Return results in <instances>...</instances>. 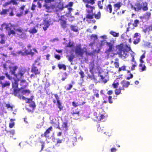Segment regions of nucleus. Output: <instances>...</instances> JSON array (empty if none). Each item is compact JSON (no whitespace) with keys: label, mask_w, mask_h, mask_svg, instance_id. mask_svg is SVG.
<instances>
[{"label":"nucleus","mask_w":152,"mask_h":152,"mask_svg":"<svg viewBox=\"0 0 152 152\" xmlns=\"http://www.w3.org/2000/svg\"><path fill=\"white\" fill-rule=\"evenodd\" d=\"M15 120L13 119H12L10 120V122L9 124V127L10 128H12L14 126L15 123L13 122L14 121H15Z\"/></svg>","instance_id":"nucleus-33"},{"label":"nucleus","mask_w":152,"mask_h":152,"mask_svg":"<svg viewBox=\"0 0 152 152\" xmlns=\"http://www.w3.org/2000/svg\"><path fill=\"white\" fill-rule=\"evenodd\" d=\"M119 51L118 52V54L121 57L123 58H126L128 55V51L130 50V47L126 46L122 48H119Z\"/></svg>","instance_id":"nucleus-2"},{"label":"nucleus","mask_w":152,"mask_h":152,"mask_svg":"<svg viewBox=\"0 0 152 152\" xmlns=\"http://www.w3.org/2000/svg\"><path fill=\"white\" fill-rule=\"evenodd\" d=\"M102 2L100 1H98V6L99 7V8L101 9H102V8L103 7L102 6Z\"/></svg>","instance_id":"nucleus-48"},{"label":"nucleus","mask_w":152,"mask_h":152,"mask_svg":"<svg viewBox=\"0 0 152 152\" xmlns=\"http://www.w3.org/2000/svg\"><path fill=\"white\" fill-rule=\"evenodd\" d=\"M110 34L114 37H118L119 35V34L118 33H116L112 31H111L110 32Z\"/></svg>","instance_id":"nucleus-28"},{"label":"nucleus","mask_w":152,"mask_h":152,"mask_svg":"<svg viewBox=\"0 0 152 152\" xmlns=\"http://www.w3.org/2000/svg\"><path fill=\"white\" fill-rule=\"evenodd\" d=\"M5 75L7 77L9 80H12V77L10 76V75H8V73H6Z\"/></svg>","instance_id":"nucleus-58"},{"label":"nucleus","mask_w":152,"mask_h":152,"mask_svg":"<svg viewBox=\"0 0 152 152\" xmlns=\"http://www.w3.org/2000/svg\"><path fill=\"white\" fill-rule=\"evenodd\" d=\"M94 64L93 63H91V64L89 65V69H90V71L91 73H93V69H94Z\"/></svg>","instance_id":"nucleus-38"},{"label":"nucleus","mask_w":152,"mask_h":152,"mask_svg":"<svg viewBox=\"0 0 152 152\" xmlns=\"http://www.w3.org/2000/svg\"><path fill=\"white\" fill-rule=\"evenodd\" d=\"M75 52L77 55L81 56H82L83 51V50L81 49V46L80 45L77 46L75 50Z\"/></svg>","instance_id":"nucleus-13"},{"label":"nucleus","mask_w":152,"mask_h":152,"mask_svg":"<svg viewBox=\"0 0 152 152\" xmlns=\"http://www.w3.org/2000/svg\"><path fill=\"white\" fill-rule=\"evenodd\" d=\"M140 69L141 70V72L144 71L145 70L146 67L144 64H143L142 63L139 64Z\"/></svg>","instance_id":"nucleus-30"},{"label":"nucleus","mask_w":152,"mask_h":152,"mask_svg":"<svg viewBox=\"0 0 152 152\" xmlns=\"http://www.w3.org/2000/svg\"><path fill=\"white\" fill-rule=\"evenodd\" d=\"M83 1L85 3L93 5L95 3V0H83Z\"/></svg>","instance_id":"nucleus-20"},{"label":"nucleus","mask_w":152,"mask_h":152,"mask_svg":"<svg viewBox=\"0 0 152 152\" xmlns=\"http://www.w3.org/2000/svg\"><path fill=\"white\" fill-rule=\"evenodd\" d=\"M148 4L146 2L143 3L142 4H140L139 3H136L134 9L136 11H139L142 9L144 11H146L148 10L147 7Z\"/></svg>","instance_id":"nucleus-4"},{"label":"nucleus","mask_w":152,"mask_h":152,"mask_svg":"<svg viewBox=\"0 0 152 152\" xmlns=\"http://www.w3.org/2000/svg\"><path fill=\"white\" fill-rule=\"evenodd\" d=\"M68 10L69 11V15H70V16L69 17V19L70 21H73L74 20V16H72L70 14V13L71 11L72 10V8L71 7L68 8Z\"/></svg>","instance_id":"nucleus-22"},{"label":"nucleus","mask_w":152,"mask_h":152,"mask_svg":"<svg viewBox=\"0 0 152 152\" xmlns=\"http://www.w3.org/2000/svg\"><path fill=\"white\" fill-rule=\"evenodd\" d=\"M60 23L62 27L63 28H65L66 26V22L63 20H60Z\"/></svg>","instance_id":"nucleus-29"},{"label":"nucleus","mask_w":152,"mask_h":152,"mask_svg":"<svg viewBox=\"0 0 152 152\" xmlns=\"http://www.w3.org/2000/svg\"><path fill=\"white\" fill-rule=\"evenodd\" d=\"M25 7L26 6L25 5H23L20 7L19 9L20 12L16 14V16H17L20 17L22 16L23 15H26L28 13L29 10L28 9H26L23 12V10L25 9Z\"/></svg>","instance_id":"nucleus-7"},{"label":"nucleus","mask_w":152,"mask_h":152,"mask_svg":"<svg viewBox=\"0 0 152 152\" xmlns=\"http://www.w3.org/2000/svg\"><path fill=\"white\" fill-rule=\"evenodd\" d=\"M3 66L4 68V69L7 70V66H8L7 63H6L5 64H4Z\"/></svg>","instance_id":"nucleus-62"},{"label":"nucleus","mask_w":152,"mask_h":152,"mask_svg":"<svg viewBox=\"0 0 152 152\" xmlns=\"http://www.w3.org/2000/svg\"><path fill=\"white\" fill-rule=\"evenodd\" d=\"M151 15V13L150 12H147L145 15V17L146 18L148 19Z\"/></svg>","instance_id":"nucleus-45"},{"label":"nucleus","mask_w":152,"mask_h":152,"mask_svg":"<svg viewBox=\"0 0 152 152\" xmlns=\"http://www.w3.org/2000/svg\"><path fill=\"white\" fill-rule=\"evenodd\" d=\"M13 29L18 31L17 34L19 37L21 38H23L25 37L26 34L22 31L23 30L21 28H16L14 27L13 28Z\"/></svg>","instance_id":"nucleus-9"},{"label":"nucleus","mask_w":152,"mask_h":152,"mask_svg":"<svg viewBox=\"0 0 152 152\" xmlns=\"http://www.w3.org/2000/svg\"><path fill=\"white\" fill-rule=\"evenodd\" d=\"M106 10L110 13H111L112 11V6L111 5L109 4L106 7Z\"/></svg>","instance_id":"nucleus-34"},{"label":"nucleus","mask_w":152,"mask_h":152,"mask_svg":"<svg viewBox=\"0 0 152 152\" xmlns=\"http://www.w3.org/2000/svg\"><path fill=\"white\" fill-rule=\"evenodd\" d=\"M140 34L138 33H136L134 37V44H137L140 41Z\"/></svg>","instance_id":"nucleus-14"},{"label":"nucleus","mask_w":152,"mask_h":152,"mask_svg":"<svg viewBox=\"0 0 152 152\" xmlns=\"http://www.w3.org/2000/svg\"><path fill=\"white\" fill-rule=\"evenodd\" d=\"M10 135V137H12L15 133V131L14 130H11V131L9 132Z\"/></svg>","instance_id":"nucleus-51"},{"label":"nucleus","mask_w":152,"mask_h":152,"mask_svg":"<svg viewBox=\"0 0 152 152\" xmlns=\"http://www.w3.org/2000/svg\"><path fill=\"white\" fill-rule=\"evenodd\" d=\"M0 38L1 40L0 41V43L1 44H3L5 43V37L4 34H1L0 35Z\"/></svg>","instance_id":"nucleus-21"},{"label":"nucleus","mask_w":152,"mask_h":152,"mask_svg":"<svg viewBox=\"0 0 152 152\" xmlns=\"http://www.w3.org/2000/svg\"><path fill=\"white\" fill-rule=\"evenodd\" d=\"M139 20H136L134 21V23L133 24V26L134 27H137V25L139 23Z\"/></svg>","instance_id":"nucleus-43"},{"label":"nucleus","mask_w":152,"mask_h":152,"mask_svg":"<svg viewBox=\"0 0 152 152\" xmlns=\"http://www.w3.org/2000/svg\"><path fill=\"white\" fill-rule=\"evenodd\" d=\"M31 47L30 45H28L27 46V48L28 50H27L26 48H24L22 50H20L18 51L17 53L18 55H21L22 56H25L26 55L31 54L32 55H33L34 53L32 52L31 49H29Z\"/></svg>","instance_id":"nucleus-5"},{"label":"nucleus","mask_w":152,"mask_h":152,"mask_svg":"<svg viewBox=\"0 0 152 152\" xmlns=\"http://www.w3.org/2000/svg\"><path fill=\"white\" fill-rule=\"evenodd\" d=\"M73 4V3L72 2H69V3L68 4H67V5H66V7H71L72 6Z\"/></svg>","instance_id":"nucleus-61"},{"label":"nucleus","mask_w":152,"mask_h":152,"mask_svg":"<svg viewBox=\"0 0 152 152\" xmlns=\"http://www.w3.org/2000/svg\"><path fill=\"white\" fill-rule=\"evenodd\" d=\"M57 101V104H58V107L60 109V110L61 109V103L60 102L59 100Z\"/></svg>","instance_id":"nucleus-56"},{"label":"nucleus","mask_w":152,"mask_h":152,"mask_svg":"<svg viewBox=\"0 0 152 152\" xmlns=\"http://www.w3.org/2000/svg\"><path fill=\"white\" fill-rule=\"evenodd\" d=\"M91 38L92 39L95 40L97 39V36L96 35L93 34L91 36Z\"/></svg>","instance_id":"nucleus-52"},{"label":"nucleus","mask_w":152,"mask_h":152,"mask_svg":"<svg viewBox=\"0 0 152 152\" xmlns=\"http://www.w3.org/2000/svg\"><path fill=\"white\" fill-rule=\"evenodd\" d=\"M105 116L103 115H101L100 116L97 117V119L98 121H100L104 118Z\"/></svg>","instance_id":"nucleus-41"},{"label":"nucleus","mask_w":152,"mask_h":152,"mask_svg":"<svg viewBox=\"0 0 152 152\" xmlns=\"http://www.w3.org/2000/svg\"><path fill=\"white\" fill-rule=\"evenodd\" d=\"M0 84L1 85V87L2 88H4L5 87L9 86H10V83L9 82H6L4 83H3L2 82H0Z\"/></svg>","instance_id":"nucleus-25"},{"label":"nucleus","mask_w":152,"mask_h":152,"mask_svg":"<svg viewBox=\"0 0 152 152\" xmlns=\"http://www.w3.org/2000/svg\"><path fill=\"white\" fill-rule=\"evenodd\" d=\"M21 1L22 2H25V0H11L12 3L13 5H17L18 4L17 1Z\"/></svg>","instance_id":"nucleus-36"},{"label":"nucleus","mask_w":152,"mask_h":152,"mask_svg":"<svg viewBox=\"0 0 152 152\" xmlns=\"http://www.w3.org/2000/svg\"><path fill=\"white\" fill-rule=\"evenodd\" d=\"M55 57L58 59V60H59L60 59V56L59 55L57 54H55Z\"/></svg>","instance_id":"nucleus-60"},{"label":"nucleus","mask_w":152,"mask_h":152,"mask_svg":"<svg viewBox=\"0 0 152 152\" xmlns=\"http://www.w3.org/2000/svg\"><path fill=\"white\" fill-rule=\"evenodd\" d=\"M19 97L20 98V99H22L25 100L27 103H29L30 102V101H31V99H28L27 98H26L23 96H20Z\"/></svg>","instance_id":"nucleus-32"},{"label":"nucleus","mask_w":152,"mask_h":152,"mask_svg":"<svg viewBox=\"0 0 152 152\" xmlns=\"http://www.w3.org/2000/svg\"><path fill=\"white\" fill-rule=\"evenodd\" d=\"M9 67L10 69V73L12 75L18 79L22 78L26 72V70L25 69L21 68H19L18 69V72L16 73L15 71L18 68L17 66H9Z\"/></svg>","instance_id":"nucleus-1"},{"label":"nucleus","mask_w":152,"mask_h":152,"mask_svg":"<svg viewBox=\"0 0 152 152\" xmlns=\"http://www.w3.org/2000/svg\"><path fill=\"white\" fill-rule=\"evenodd\" d=\"M58 129L60 130H63L64 131H66L68 129V126H67V123L66 122H64L63 123L61 127H60L59 126Z\"/></svg>","instance_id":"nucleus-18"},{"label":"nucleus","mask_w":152,"mask_h":152,"mask_svg":"<svg viewBox=\"0 0 152 152\" xmlns=\"http://www.w3.org/2000/svg\"><path fill=\"white\" fill-rule=\"evenodd\" d=\"M122 4L121 2H118L114 5L115 10H118L120 9Z\"/></svg>","instance_id":"nucleus-23"},{"label":"nucleus","mask_w":152,"mask_h":152,"mask_svg":"<svg viewBox=\"0 0 152 152\" xmlns=\"http://www.w3.org/2000/svg\"><path fill=\"white\" fill-rule=\"evenodd\" d=\"M20 92H22V93L23 94H29L30 92V91L28 90H23L20 89L19 91Z\"/></svg>","instance_id":"nucleus-37"},{"label":"nucleus","mask_w":152,"mask_h":152,"mask_svg":"<svg viewBox=\"0 0 152 152\" xmlns=\"http://www.w3.org/2000/svg\"><path fill=\"white\" fill-rule=\"evenodd\" d=\"M50 123L53 124V126L56 128H58V127H59L58 122L55 118L52 119L51 120Z\"/></svg>","instance_id":"nucleus-16"},{"label":"nucleus","mask_w":152,"mask_h":152,"mask_svg":"<svg viewBox=\"0 0 152 152\" xmlns=\"http://www.w3.org/2000/svg\"><path fill=\"white\" fill-rule=\"evenodd\" d=\"M73 45V43L69 42L68 44L67 45V47H72Z\"/></svg>","instance_id":"nucleus-55"},{"label":"nucleus","mask_w":152,"mask_h":152,"mask_svg":"<svg viewBox=\"0 0 152 152\" xmlns=\"http://www.w3.org/2000/svg\"><path fill=\"white\" fill-rule=\"evenodd\" d=\"M28 31L30 33L32 34L36 33L37 32V30L36 28L35 27H33L31 28Z\"/></svg>","instance_id":"nucleus-26"},{"label":"nucleus","mask_w":152,"mask_h":152,"mask_svg":"<svg viewBox=\"0 0 152 152\" xmlns=\"http://www.w3.org/2000/svg\"><path fill=\"white\" fill-rule=\"evenodd\" d=\"M125 66H123L120 68H119V71H120L122 70H125Z\"/></svg>","instance_id":"nucleus-59"},{"label":"nucleus","mask_w":152,"mask_h":152,"mask_svg":"<svg viewBox=\"0 0 152 152\" xmlns=\"http://www.w3.org/2000/svg\"><path fill=\"white\" fill-rule=\"evenodd\" d=\"M107 44L109 46V49L107 51V53L109 56L113 57L114 56V54L113 53L112 50V45L110 43L108 42L107 43Z\"/></svg>","instance_id":"nucleus-12"},{"label":"nucleus","mask_w":152,"mask_h":152,"mask_svg":"<svg viewBox=\"0 0 152 152\" xmlns=\"http://www.w3.org/2000/svg\"><path fill=\"white\" fill-rule=\"evenodd\" d=\"M145 57V53L141 56L140 61L141 63H142L144 62V61L142 60V59Z\"/></svg>","instance_id":"nucleus-42"},{"label":"nucleus","mask_w":152,"mask_h":152,"mask_svg":"<svg viewBox=\"0 0 152 152\" xmlns=\"http://www.w3.org/2000/svg\"><path fill=\"white\" fill-rule=\"evenodd\" d=\"M23 77L22 78L19 79L21 80L20 85L22 86V87H21V88H25L27 86V83L26 80H22Z\"/></svg>","instance_id":"nucleus-19"},{"label":"nucleus","mask_w":152,"mask_h":152,"mask_svg":"<svg viewBox=\"0 0 152 152\" xmlns=\"http://www.w3.org/2000/svg\"><path fill=\"white\" fill-rule=\"evenodd\" d=\"M68 86L69 87H65V88H66L67 90H69L72 87V85L71 84H69Z\"/></svg>","instance_id":"nucleus-53"},{"label":"nucleus","mask_w":152,"mask_h":152,"mask_svg":"<svg viewBox=\"0 0 152 152\" xmlns=\"http://www.w3.org/2000/svg\"><path fill=\"white\" fill-rule=\"evenodd\" d=\"M38 64H37V63L36 62L33 65L31 70V72H32L34 74H33L31 75V77H33L34 76V75H38L40 73V70L35 66L36 65H38Z\"/></svg>","instance_id":"nucleus-8"},{"label":"nucleus","mask_w":152,"mask_h":152,"mask_svg":"<svg viewBox=\"0 0 152 152\" xmlns=\"http://www.w3.org/2000/svg\"><path fill=\"white\" fill-rule=\"evenodd\" d=\"M100 37L101 38L103 39H106L107 38V36H106L105 35L101 36Z\"/></svg>","instance_id":"nucleus-64"},{"label":"nucleus","mask_w":152,"mask_h":152,"mask_svg":"<svg viewBox=\"0 0 152 152\" xmlns=\"http://www.w3.org/2000/svg\"><path fill=\"white\" fill-rule=\"evenodd\" d=\"M134 53H133V54H131L132 56V66L131 67V69L132 70H133L134 69L135 67L137 65V63L134 60V56L135 55Z\"/></svg>","instance_id":"nucleus-15"},{"label":"nucleus","mask_w":152,"mask_h":152,"mask_svg":"<svg viewBox=\"0 0 152 152\" xmlns=\"http://www.w3.org/2000/svg\"><path fill=\"white\" fill-rule=\"evenodd\" d=\"M86 7L87 8L86 10L89 13L87 15V18L90 19H92L93 16V10L94 9V7L88 4L86 5Z\"/></svg>","instance_id":"nucleus-6"},{"label":"nucleus","mask_w":152,"mask_h":152,"mask_svg":"<svg viewBox=\"0 0 152 152\" xmlns=\"http://www.w3.org/2000/svg\"><path fill=\"white\" fill-rule=\"evenodd\" d=\"M6 106L7 107V108H10V110L11 111L12 110V107L11 106L10 104H6Z\"/></svg>","instance_id":"nucleus-57"},{"label":"nucleus","mask_w":152,"mask_h":152,"mask_svg":"<svg viewBox=\"0 0 152 152\" xmlns=\"http://www.w3.org/2000/svg\"><path fill=\"white\" fill-rule=\"evenodd\" d=\"M11 3H12V1H11V0L9 2L5 3L3 4V6L4 7H6L8 5L10 4Z\"/></svg>","instance_id":"nucleus-49"},{"label":"nucleus","mask_w":152,"mask_h":152,"mask_svg":"<svg viewBox=\"0 0 152 152\" xmlns=\"http://www.w3.org/2000/svg\"><path fill=\"white\" fill-rule=\"evenodd\" d=\"M70 28L72 30L77 32L78 31V27L76 26L71 25L70 26Z\"/></svg>","instance_id":"nucleus-24"},{"label":"nucleus","mask_w":152,"mask_h":152,"mask_svg":"<svg viewBox=\"0 0 152 152\" xmlns=\"http://www.w3.org/2000/svg\"><path fill=\"white\" fill-rule=\"evenodd\" d=\"M117 149L115 148H113L111 149V152H116Z\"/></svg>","instance_id":"nucleus-63"},{"label":"nucleus","mask_w":152,"mask_h":152,"mask_svg":"<svg viewBox=\"0 0 152 152\" xmlns=\"http://www.w3.org/2000/svg\"><path fill=\"white\" fill-rule=\"evenodd\" d=\"M94 95L96 96L97 98L99 97V94H98V91L97 90H94Z\"/></svg>","instance_id":"nucleus-44"},{"label":"nucleus","mask_w":152,"mask_h":152,"mask_svg":"<svg viewBox=\"0 0 152 152\" xmlns=\"http://www.w3.org/2000/svg\"><path fill=\"white\" fill-rule=\"evenodd\" d=\"M79 74L81 76V77L82 78H83V77H84V74L83 72L81 70L79 72Z\"/></svg>","instance_id":"nucleus-54"},{"label":"nucleus","mask_w":152,"mask_h":152,"mask_svg":"<svg viewBox=\"0 0 152 152\" xmlns=\"http://www.w3.org/2000/svg\"><path fill=\"white\" fill-rule=\"evenodd\" d=\"M18 80H16L15 79L13 80L12 81V87L14 88V90L15 92H17V91H19V89L18 88V82L19 79H18Z\"/></svg>","instance_id":"nucleus-11"},{"label":"nucleus","mask_w":152,"mask_h":152,"mask_svg":"<svg viewBox=\"0 0 152 152\" xmlns=\"http://www.w3.org/2000/svg\"><path fill=\"white\" fill-rule=\"evenodd\" d=\"M10 10V9L9 10H5L3 9L2 10V11L0 12V14L1 15H4L7 14V12H8ZM11 11V12L10 13L9 15L11 16H12L14 15V14L13 13V12L12 10H10Z\"/></svg>","instance_id":"nucleus-17"},{"label":"nucleus","mask_w":152,"mask_h":152,"mask_svg":"<svg viewBox=\"0 0 152 152\" xmlns=\"http://www.w3.org/2000/svg\"><path fill=\"white\" fill-rule=\"evenodd\" d=\"M121 83L124 87H127L129 85L130 83L129 82L126 81H124L121 82Z\"/></svg>","instance_id":"nucleus-27"},{"label":"nucleus","mask_w":152,"mask_h":152,"mask_svg":"<svg viewBox=\"0 0 152 152\" xmlns=\"http://www.w3.org/2000/svg\"><path fill=\"white\" fill-rule=\"evenodd\" d=\"M14 27L12 26L10 23H4L3 24L1 28L2 30L6 29L7 30L9 31L8 33L9 35L10 36L11 34H15V31L12 30Z\"/></svg>","instance_id":"nucleus-3"},{"label":"nucleus","mask_w":152,"mask_h":152,"mask_svg":"<svg viewBox=\"0 0 152 152\" xmlns=\"http://www.w3.org/2000/svg\"><path fill=\"white\" fill-rule=\"evenodd\" d=\"M148 30L152 31V25L150 26L148 28H146L143 31L145 33H146Z\"/></svg>","instance_id":"nucleus-50"},{"label":"nucleus","mask_w":152,"mask_h":152,"mask_svg":"<svg viewBox=\"0 0 152 152\" xmlns=\"http://www.w3.org/2000/svg\"><path fill=\"white\" fill-rule=\"evenodd\" d=\"M93 18L94 16L95 17V18L96 19H99L100 17V14L99 12L97 14L95 15L94 14H93Z\"/></svg>","instance_id":"nucleus-35"},{"label":"nucleus","mask_w":152,"mask_h":152,"mask_svg":"<svg viewBox=\"0 0 152 152\" xmlns=\"http://www.w3.org/2000/svg\"><path fill=\"white\" fill-rule=\"evenodd\" d=\"M122 89L120 88L116 89L115 91V94L116 95H119Z\"/></svg>","instance_id":"nucleus-40"},{"label":"nucleus","mask_w":152,"mask_h":152,"mask_svg":"<svg viewBox=\"0 0 152 152\" xmlns=\"http://www.w3.org/2000/svg\"><path fill=\"white\" fill-rule=\"evenodd\" d=\"M50 19H48V18L44 20L42 27L44 31H46L50 26Z\"/></svg>","instance_id":"nucleus-10"},{"label":"nucleus","mask_w":152,"mask_h":152,"mask_svg":"<svg viewBox=\"0 0 152 152\" xmlns=\"http://www.w3.org/2000/svg\"><path fill=\"white\" fill-rule=\"evenodd\" d=\"M43 0H39L37 4L38 6V7L39 8H41L42 7L41 4L43 2Z\"/></svg>","instance_id":"nucleus-46"},{"label":"nucleus","mask_w":152,"mask_h":152,"mask_svg":"<svg viewBox=\"0 0 152 152\" xmlns=\"http://www.w3.org/2000/svg\"><path fill=\"white\" fill-rule=\"evenodd\" d=\"M58 66L60 69H63L64 70L66 69V67L65 65L63 64H59Z\"/></svg>","instance_id":"nucleus-39"},{"label":"nucleus","mask_w":152,"mask_h":152,"mask_svg":"<svg viewBox=\"0 0 152 152\" xmlns=\"http://www.w3.org/2000/svg\"><path fill=\"white\" fill-rule=\"evenodd\" d=\"M52 128L51 126L45 132L44 134V136L45 137H48V134L50 133V132Z\"/></svg>","instance_id":"nucleus-31"},{"label":"nucleus","mask_w":152,"mask_h":152,"mask_svg":"<svg viewBox=\"0 0 152 152\" xmlns=\"http://www.w3.org/2000/svg\"><path fill=\"white\" fill-rule=\"evenodd\" d=\"M147 61L148 63L149 64L150 66H152V58L151 59L148 58L147 60Z\"/></svg>","instance_id":"nucleus-47"}]
</instances>
